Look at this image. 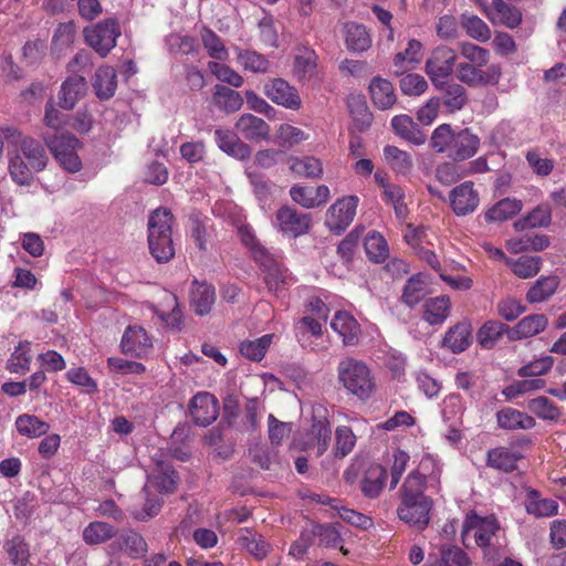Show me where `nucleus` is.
I'll return each mask as SVG.
<instances>
[{"mask_svg": "<svg viewBox=\"0 0 566 566\" xmlns=\"http://www.w3.org/2000/svg\"><path fill=\"white\" fill-rule=\"evenodd\" d=\"M429 145L453 161H463L478 153L480 138L469 128L454 130L451 125L442 124L432 132Z\"/></svg>", "mask_w": 566, "mask_h": 566, "instance_id": "obj_1", "label": "nucleus"}, {"mask_svg": "<svg viewBox=\"0 0 566 566\" xmlns=\"http://www.w3.org/2000/svg\"><path fill=\"white\" fill-rule=\"evenodd\" d=\"M172 222L174 216L167 208L156 209L148 219L149 251L159 263H166L175 255Z\"/></svg>", "mask_w": 566, "mask_h": 566, "instance_id": "obj_2", "label": "nucleus"}, {"mask_svg": "<svg viewBox=\"0 0 566 566\" xmlns=\"http://www.w3.org/2000/svg\"><path fill=\"white\" fill-rule=\"evenodd\" d=\"M337 376L345 390L361 401L368 400L376 389L371 371L361 360L350 357L340 360Z\"/></svg>", "mask_w": 566, "mask_h": 566, "instance_id": "obj_3", "label": "nucleus"}, {"mask_svg": "<svg viewBox=\"0 0 566 566\" xmlns=\"http://www.w3.org/2000/svg\"><path fill=\"white\" fill-rule=\"evenodd\" d=\"M426 491V475L419 471H412L408 474L405 482L400 488L401 503L397 509L398 516L411 520L410 507L418 509L419 518L426 517V512L429 506H432L431 500L424 495ZM421 520L420 522H423Z\"/></svg>", "mask_w": 566, "mask_h": 566, "instance_id": "obj_4", "label": "nucleus"}, {"mask_svg": "<svg viewBox=\"0 0 566 566\" xmlns=\"http://www.w3.org/2000/svg\"><path fill=\"white\" fill-rule=\"evenodd\" d=\"M119 35L120 28L115 18H106L83 29L85 43L102 57L116 46Z\"/></svg>", "mask_w": 566, "mask_h": 566, "instance_id": "obj_5", "label": "nucleus"}, {"mask_svg": "<svg viewBox=\"0 0 566 566\" xmlns=\"http://www.w3.org/2000/svg\"><path fill=\"white\" fill-rule=\"evenodd\" d=\"M43 139L63 169L72 174H75L82 169V161L76 154V149L80 147V140L74 135L45 134Z\"/></svg>", "mask_w": 566, "mask_h": 566, "instance_id": "obj_6", "label": "nucleus"}, {"mask_svg": "<svg viewBox=\"0 0 566 566\" xmlns=\"http://www.w3.org/2000/svg\"><path fill=\"white\" fill-rule=\"evenodd\" d=\"M151 461L154 468L151 473L147 476L143 493L148 494L150 490L160 494L174 493L178 483V474L167 461L166 455L161 451H158L153 455Z\"/></svg>", "mask_w": 566, "mask_h": 566, "instance_id": "obj_7", "label": "nucleus"}, {"mask_svg": "<svg viewBox=\"0 0 566 566\" xmlns=\"http://www.w3.org/2000/svg\"><path fill=\"white\" fill-rule=\"evenodd\" d=\"M255 261L263 271V281L269 291L279 292L293 283V277L282 262L268 250L258 249Z\"/></svg>", "mask_w": 566, "mask_h": 566, "instance_id": "obj_8", "label": "nucleus"}, {"mask_svg": "<svg viewBox=\"0 0 566 566\" xmlns=\"http://www.w3.org/2000/svg\"><path fill=\"white\" fill-rule=\"evenodd\" d=\"M358 206V197L346 196L336 200L327 210L325 226L336 234L344 232L353 222Z\"/></svg>", "mask_w": 566, "mask_h": 566, "instance_id": "obj_9", "label": "nucleus"}, {"mask_svg": "<svg viewBox=\"0 0 566 566\" xmlns=\"http://www.w3.org/2000/svg\"><path fill=\"white\" fill-rule=\"evenodd\" d=\"M457 60L455 52L446 46H437L430 57L426 62V73L430 77L433 85H439L443 80H447L452 71Z\"/></svg>", "mask_w": 566, "mask_h": 566, "instance_id": "obj_10", "label": "nucleus"}, {"mask_svg": "<svg viewBox=\"0 0 566 566\" xmlns=\"http://www.w3.org/2000/svg\"><path fill=\"white\" fill-rule=\"evenodd\" d=\"M264 95L274 104L287 109L298 111L302 99L297 90L283 78H270L263 86Z\"/></svg>", "mask_w": 566, "mask_h": 566, "instance_id": "obj_11", "label": "nucleus"}, {"mask_svg": "<svg viewBox=\"0 0 566 566\" xmlns=\"http://www.w3.org/2000/svg\"><path fill=\"white\" fill-rule=\"evenodd\" d=\"M311 221V214L284 206L276 211L274 224L284 234L296 238L310 231Z\"/></svg>", "mask_w": 566, "mask_h": 566, "instance_id": "obj_12", "label": "nucleus"}, {"mask_svg": "<svg viewBox=\"0 0 566 566\" xmlns=\"http://www.w3.org/2000/svg\"><path fill=\"white\" fill-rule=\"evenodd\" d=\"M457 78L470 86H484L496 84L501 76V70L497 65H490L485 70L471 64L459 63L455 71Z\"/></svg>", "mask_w": 566, "mask_h": 566, "instance_id": "obj_13", "label": "nucleus"}, {"mask_svg": "<svg viewBox=\"0 0 566 566\" xmlns=\"http://www.w3.org/2000/svg\"><path fill=\"white\" fill-rule=\"evenodd\" d=\"M450 206L458 217L473 213L480 203L479 192L472 181L455 186L449 193Z\"/></svg>", "mask_w": 566, "mask_h": 566, "instance_id": "obj_14", "label": "nucleus"}, {"mask_svg": "<svg viewBox=\"0 0 566 566\" xmlns=\"http://www.w3.org/2000/svg\"><path fill=\"white\" fill-rule=\"evenodd\" d=\"M189 412L196 424L207 427L219 416L218 399L209 392H198L190 400Z\"/></svg>", "mask_w": 566, "mask_h": 566, "instance_id": "obj_15", "label": "nucleus"}, {"mask_svg": "<svg viewBox=\"0 0 566 566\" xmlns=\"http://www.w3.org/2000/svg\"><path fill=\"white\" fill-rule=\"evenodd\" d=\"M120 347L124 354L143 358L151 350L153 340L143 327L128 326L122 337Z\"/></svg>", "mask_w": 566, "mask_h": 566, "instance_id": "obj_16", "label": "nucleus"}, {"mask_svg": "<svg viewBox=\"0 0 566 566\" xmlns=\"http://www.w3.org/2000/svg\"><path fill=\"white\" fill-rule=\"evenodd\" d=\"M499 530V525L493 518H481L478 515L468 516L462 530L463 541L470 534L473 533L476 545L486 547L491 545V541Z\"/></svg>", "mask_w": 566, "mask_h": 566, "instance_id": "obj_17", "label": "nucleus"}, {"mask_svg": "<svg viewBox=\"0 0 566 566\" xmlns=\"http://www.w3.org/2000/svg\"><path fill=\"white\" fill-rule=\"evenodd\" d=\"M214 142L220 150L238 160H245L251 156V147L230 129L217 128Z\"/></svg>", "mask_w": 566, "mask_h": 566, "instance_id": "obj_18", "label": "nucleus"}, {"mask_svg": "<svg viewBox=\"0 0 566 566\" xmlns=\"http://www.w3.org/2000/svg\"><path fill=\"white\" fill-rule=\"evenodd\" d=\"M87 83L82 75L69 76L59 93V105L64 109H73L75 104L85 95Z\"/></svg>", "mask_w": 566, "mask_h": 566, "instance_id": "obj_19", "label": "nucleus"}, {"mask_svg": "<svg viewBox=\"0 0 566 566\" xmlns=\"http://www.w3.org/2000/svg\"><path fill=\"white\" fill-rule=\"evenodd\" d=\"M472 343V327L467 322H460L450 327L442 339V346L453 354H460Z\"/></svg>", "mask_w": 566, "mask_h": 566, "instance_id": "obj_20", "label": "nucleus"}, {"mask_svg": "<svg viewBox=\"0 0 566 566\" xmlns=\"http://www.w3.org/2000/svg\"><path fill=\"white\" fill-rule=\"evenodd\" d=\"M235 128L245 139L251 142L268 139L270 134L269 124L252 114L241 115L235 123Z\"/></svg>", "mask_w": 566, "mask_h": 566, "instance_id": "obj_21", "label": "nucleus"}, {"mask_svg": "<svg viewBox=\"0 0 566 566\" xmlns=\"http://www.w3.org/2000/svg\"><path fill=\"white\" fill-rule=\"evenodd\" d=\"M214 300L216 292L212 285L206 282L193 281L190 290V305L196 314L200 316L209 314Z\"/></svg>", "mask_w": 566, "mask_h": 566, "instance_id": "obj_22", "label": "nucleus"}, {"mask_svg": "<svg viewBox=\"0 0 566 566\" xmlns=\"http://www.w3.org/2000/svg\"><path fill=\"white\" fill-rule=\"evenodd\" d=\"M547 317L544 314H532L521 319L509 329V339L518 340L535 336L547 326Z\"/></svg>", "mask_w": 566, "mask_h": 566, "instance_id": "obj_23", "label": "nucleus"}, {"mask_svg": "<svg viewBox=\"0 0 566 566\" xmlns=\"http://www.w3.org/2000/svg\"><path fill=\"white\" fill-rule=\"evenodd\" d=\"M369 93L374 105L382 111L391 108L397 101L394 85L379 76L371 80Z\"/></svg>", "mask_w": 566, "mask_h": 566, "instance_id": "obj_24", "label": "nucleus"}, {"mask_svg": "<svg viewBox=\"0 0 566 566\" xmlns=\"http://www.w3.org/2000/svg\"><path fill=\"white\" fill-rule=\"evenodd\" d=\"M496 420L500 428L504 430L532 429L536 422L533 417L514 408H503L496 412Z\"/></svg>", "mask_w": 566, "mask_h": 566, "instance_id": "obj_25", "label": "nucleus"}, {"mask_svg": "<svg viewBox=\"0 0 566 566\" xmlns=\"http://www.w3.org/2000/svg\"><path fill=\"white\" fill-rule=\"evenodd\" d=\"M331 326L342 336L345 345H355L358 342L360 328L357 321L349 313L337 312Z\"/></svg>", "mask_w": 566, "mask_h": 566, "instance_id": "obj_26", "label": "nucleus"}, {"mask_svg": "<svg viewBox=\"0 0 566 566\" xmlns=\"http://www.w3.org/2000/svg\"><path fill=\"white\" fill-rule=\"evenodd\" d=\"M521 459L518 452L512 451L505 447H497L488 451L486 465L499 471L512 472L517 468V461Z\"/></svg>", "mask_w": 566, "mask_h": 566, "instance_id": "obj_27", "label": "nucleus"}, {"mask_svg": "<svg viewBox=\"0 0 566 566\" xmlns=\"http://www.w3.org/2000/svg\"><path fill=\"white\" fill-rule=\"evenodd\" d=\"M345 43L349 51L365 52L371 46V36L366 27L357 22L344 24Z\"/></svg>", "mask_w": 566, "mask_h": 566, "instance_id": "obj_28", "label": "nucleus"}, {"mask_svg": "<svg viewBox=\"0 0 566 566\" xmlns=\"http://www.w3.org/2000/svg\"><path fill=\"white\" fill-rule=\"evenodd\" d=\"M442 93V102L449 112H457L464 107L468 102L465 88L458 83L443 80L434 85Z\"/></svg>", "mask_w": 566, "mask_h": 566, "instance_id": "obj_29", "label": "nucleus"}, {"mask_svg": "<svg viewBox=\"0 0 566 566\" xmlns=\"http://www.w3.org/2000/svg\"><path fill=\"white\" fill-rule=\"evenodd\" d=\"M287 164L290 170L298 177L319 179L323 176V164L313 156H291L287 159Z\"/></svg>", "mask_w": 566, "mask_h": 566, "instance_id": "obj_30", "label": "nucleus"}, {"mask_svg": "<svg viewBox=\"0 0 566 566\" xmlns=\"http://www.w3.org/2000/svg\"><path fill=\"white\" fill-rule=\"evenodd\" d=\"M212 102L219 111L226 114L235 113L243 105V98L239 92L219 84L214 86Z\"/></svg>", "mask_w": 566, "mask_h": 566, "instance_id": "obj_31", "label": "nucleus"}, {"mask_svg": "<svg viewBox=\"0 0 566 566\" xmlns=\"http://www.w3.org/2000/svg\"><path fill=\"white\" fill-rule=\"evenodd\" d=\"M392 129L397 135L410 142L413 145H422L426 142V135L419 125L408 115H398L391 119Z\"/></svg>", "mask_w": 566, "mask_h": 566, "instance_id": "obj_32", "label": "nucleus"}, {"mask_svg": "<svg viewBox=\"0 0 566 566\" xmlns=\"http://www.w3.org/2000/svg\"><path fill=\"white\" fill-rule=\"evenodd\" d=\"M429 293L428 280L423 274H416L408 279L405 284L401 301L409 307H415Z\"/></svg>", "mask_w": 566, "mask_h": 566, "instance_id": "obj_33", "label": "nucleus"}, {"mask_svg": "<svg viewBox=\"0 0 566 566\" xmlns=\"http://www.w3.org/2000/svg\"><path fill=\"white\" fill-rule=\"evenodd\" d=\"M238 543L259 560L266 557L270 552V544L264 537L250 528L240 530Z\"/></svg>", "mask_w": 566, "mask_h": 566, "instance_id": "obj_34", "label": "nucleus"}, {"mask_svg": "<svg viewBox=\"0 0 566 566\" xmlns=\"http://www.w3.org/2000/svg\"><path fill=\"white\" fill-rule=\"evenodd\" d=\"M386 479L387 471L384 467L379 464L371 465L360 482L363 494L368 499L378 497L385 486Z\"/></svg>", "mask_w": 566, "mask_h": 566, "instance_id": "obj_35", "label": "nucleus"}, {"mask_svg": "<svg viewBox=\"0 0 566 566\" xmlns=\"http://www.w3.org/2000/svg\"><path fill=\"white\" fill-rule=\"evenodd\" d=\"M20 148L33 170L42 171L46 167L49 157L40 142L32 137H23Z\"/></svg>", "mask_w": 566, "mask_h": 566, "instance_id": "obj_36", "label": "nucleus"}, {"mask_svg": "<svg viewBox=\"0 0 566 566\" xmlns=\"http://www.w3.org/2000/svg\"><path fill=\"white\" fill-rule=\"evenodd\" d=\"M93 87L99 99L111 98L115 94L117 87L115 69L112 66L99 67L95 73Z\"/></svg>", "mask_w": 566, "mask_h": 566, "instance_id": "obj_37", "label": "nucleus"}, {"mask_svg": "<svg viewBox=\"0 0 566 566\" xmlns=\"http://www.w3.org/2000/svg\"><path fill=\"white\" fill-rule=\"evenodd\" d=\"M450 298L441 295L426 301L423 305V319L430 325L442 324L450 314Z\"/></svg>", "mask_w": 566, "mask_h": 566, "instance_id": "obj_38", "label": "nucleus"}, {"mask_svg": "<svg viewBox=\"0 0 566 566\" xmlns=\"http://www.w3.org/2000/svg\"><path fill=\"white\" fill-rule=\"evenodd\" d=\"M523 203L515 198H504L494 203L485 213L484 218L488 222H503L522 210Z\"/></svg>", "mask_w": 566, "mask_h": 566, "instance_id": "obj_39", "label": "nucleus"}, {"mask_svg": "<svg viewBox=\"0 0 566 566\" xmlns=\"http://www.w3.org/2000/svg\"><path fill=\"white\" fill-rule=\"evenodd\" d=\"M558 285L556 275L541 276L527 291L526 300L531 304L545 302L555 294Z\"/></svg>", "mask_w": 566, "mask_h": 566, "instance_id": "obj_40", "label": "nucleus"}, {"mask_svg": "<svg viewBox=\"0 0 566 566\" xmlns=\"http://www.w3.org/2000/svg\"><path fill=\"white\" fill-rule=\"evenodd\" d=\"M494 14L489 17L493 24L501 23L509 29H515L522 22V12L518 8L503 1L492 0Z\"/></svg>", "mask_w": 566, "mask_h": 566, "instance_id": "obj_41", "label": "nucleus"}, {"mask_svg": "<svg viewBox=\"0 0 566 566\" xmlns=\"http://www.w3.org/2000/svg\"><path fill=\"white\" fill-rule=\"evenodd\" d=\"M117 528L106 522L94 521L91 522L83 530V541L87 545H99L115 537Z\"/></svg>", "mask_w": 566, "mask_h": 566, "instance_id": "obj_42", "label": "nucleus"}, {"mask_svg": "<svg viewBox=\"0 0 566 566\" xmlns=\"http://www.w3.org/2000/svg\"><path fill=\"white\" fill-rule=\"evenodd\" d=\"M543 260L538 255H521L506 260V265L520 279L534 277L541 270Z\"/></svg>", "mask_w": 566, "mask_h": 566, "instance_id": "obj_43", "label": "nucleus"}, {"mask_svg": "<svg viewBox=\"0 0 566 566\" xmlns=\"http://www.w3.org/2000/svg\"><path fill=\"white\" fill-rule=\"evenodd\" d=\"M440 558L426 566H471L467 553L457 545L443 544L439 548Z\"/></svg>", "mask_w": 566, "mask_h": 566, "instance_id": "obj_44", "label": "nucleus"}, {"mask_svg": "<svg viewBox=\"0 0 566 566\" xmlns=\"http://www.w3.org/2000/svg\"><path fill=\"white\" fill-rule=\"evenodd\" d=\"M109 548L113 551H124L130 557L136 558L146 553L147 545L142 535L133 531H127L123 533L115 543L111 544Z\"/></svg>", "mask_w": 566, "mask_h": 566, "instance_id": "obj_45", "label": "nucleus"}, {"mask_svg": "<svg viewBox=\"0 0 566 566\" xmlns=\"http://www.w3.org/2000/svg\"><path fill=\"white\" fill-rule=\"evenodd\" d=\"M549 238L545 234L526 233L518 239L507 241V249L512 253H521L524 251H543L549 245Z\"/></svg>", "mask_w": 566, "mask_h": 566, "instance_id": "obj_46", "label": "nucleus"}, {"mask_svg": "<svg viewBox=\"0 0 566 566\" xmlns=\"http://www.w3.org/2000/svg\"><path fill=\"white\" fill-rule=\"evenodd\" d=\"M10 562L14 566H25L30 560V545L25 538L19 534L6 541L3 545Z\"/></svg>", "mask_w": 566, "mask_h": 566, "instance_id": "obj_47", "label": "nucleus"}, {"mask_svg": "<svg viewBox=\"0 0 566 566\" xmlns=\"http://www.w3.org/2000/svg\"><path fill=\"white\" fill-rule=\"evenodd\" d=\"M316 54L313 50L302 49L295 54L293 73L298 81L310 80L316 70Z\"/></svg>", "mask_w": 566, "mask_h": 566, "instance_id": "obj_48", "label": "nucleus"}, {"mask_svg": "<svg viewBox=\"0 0 566 566\" xmlns=\"http://www.w3.org/2000/svg\"><path fill=\"white\" fill-rule=\"evenodd\" d=\"M18 432L30 439L39 438L50 430V424L34 415L23 413L15 420Z\"/></svg>", "mask_w": 566, "mask_h": 566, "instance_id": "obj_49", "label": "nucleus"}, {"mask_svg": "<svg viewBox=\"0 0 566 566\" xmlns=\"http://www.w3.org/2000/svg\"><path fill=\"white\" fill-rule=\"evenodd\" d=\"M525 507L528 514L536 517H548L557 514L558 504L552 499H541L536 490H531Z\"/></svg>", "mask_w": 566, "mask_h": 566, "instance_id": "obj_50", "label": "nucleus"}, {"mask_svg": "<svg viewBox=\"0 0 566 566\" xmlns=\"http://www.w3.org/2000/svg\"><path fill=\"white\" fill-rule=\"evenodd\" d=\"M510 326L497 321L486 322L478 332V342L481 347L491 349L504 333L509 336Z\"/></svg>", "mask_w": 566, "mask_h": 566, "instance_id": "obj_51", "label": "nucleus"}, {"mask_svg": "<svg viewBox=\"0 0 566 566\" xmlns=\"http://www.w3.org/2000/svg\"><path fill=\"white\" fill-rule=\"evenodd\" d=\"M384 156L387 164L398 174L406 175L413 167L411 156L396 146H386Z\"/></svg>", "mask_w": 566, "mask_h": 566, "instance_id": "obj_52", "label": "nucleus"}, {"mask_svg": "<svg viewBox=\"0 0 566 566\" xmlns=\"http://www.w3.org/2000/svg\"><path fill=\"white\" fill-rule=\"evenodd\" d=\"M332 429L326 420H315L310 429L308 443L317 447V455H322L328 448Z\"/></svg>", "mask_w": 566, "mask_h": 566, "instance_id": "obj_53", "label": "nucleus"}, {"mask_svg": "<svg viewBox=\"0 0 566 566\" xmlns=\"http://www.w3.org/2000/svg\"><path fill=\"white\" fill-rule=\"evenodd\" d=\"M527 409L543 420L556 421L560 417L558 407L544 396L530 400Z\"/></svg>", "mask_w": 566, "mask_h": 566, "instance_id": "obj_54", "label": "nucleus"}, {"mask_svg": "<svg viewBox=\"0 0 566 566\" xmlns=\"http://www.w3.org/2000/svg\"><path fill=\"white\" fill-rule=\"evenodd\" d=\"M272 343V335L268 334L254 340H244L240 345V353L253 361H260Z\"/></svg>", "mask_w": 566, "mask_h": 566, "instance_id": "obj_55", "label": "nucleus"}, {"mask_svg": "<svg viewBox=\"0 0 566 566\" xmlns=\"http://www.w3.org/2000/svg\"><path fill=\"white\" fill-rule=\"evenodd\" d=\"M365 251L369 260L379 263L386 260L388 256L387 242L382 235L377 232H370L365 238Z\"/></svg>", "mask_w": 566, "mask_h": 566, "instance_id": "obj_56", "label": "nucleus"}, {"mask_svg": "<svg viewBox=\"0 0 566 566\" xmlns=\"http://www.w3.org/2000/svg\"><path fill=\"white\" fill-rule=\"evenodd\" d=\"M308 136L298 127L281 124L275 134V143L282 147H293L306 140Z\"/></svg>", "mask_w": 566, "mask_h": 566, "instance_id": "obj_57", "label": "nucleus"}, {"mask_svg": "<svg viewBox=\"0 0 566 566\" xmlns=\"http://www.w3.org/2000/svg\"><path fill=\"white\" fill-rule=\"evenodd\" d=\"M462 27L467 34L480 42H486L491 38L489 25L478 15H462Z\"/></svg>", "mask_w": 566, "mask_h": 566, "instance_id": "obj_58", "label": "nucleus"}, {"mask_svg": "<svg viewBox=\"0 0 566 566\" xmlns=\"http://www.w3.org/2000/svg\"><path fill=\"white\" fill-rule=\"evenodd\" d=\"M310 527L314 539L317 537L321 546L336 547L343 542L339 532L331 524L311 523Z\"/></svg>", "mask_w": 566, "mask_h": 566, "instance_id": "obj_59", "label": "nucleus"}, {"mask_svg": "<svg viewBox=\"0 0 566 566\" xmlns=\"http://www.w3.org/2000/svg\"><path fill=\"white\" fill-rule=\"evenodd\" d=\"M201 40L209 56L214 60H226L228 57V50L226 49L220 36L211 29L205 28L201 32Z\"/></svg>", "mask_w": 566, "mask_h": 566, "instance_id": "obj_60", "label": "nucleus"}, {"mask_svg": "<svg viewBox=\"0 0 566 566\" xmlns=\"http://www.w3.org/2000/svg\"><path fill=\"white\" fill-rule=\"evenodd\" d=\"M238 61L245 70L255 73H266L270 66L265 56L250 50H240L238 53Z\"/></svg>", "mask_w": 566, "mask_h": 566, "instance_id": "obj_61", "label": "nucleus"}, {"mask_svg": "<svg viewBox=\"0 0 566 566\" xmlns=\"http://www.w3.org/2000/svg\"><path fill=\"white\" fill-rule=\"evenodd\" d=\"M208 69L221 82L234 87L243 85V77L226 64L211 61L208 63Z\"/></svg>", "mask_w": 566, "mask_h": 566, "instance_id": "obj_62", "label": "nucleus"}, {"mask_svg": "<svg viewBox=\"0 0 566 566\" xmlns=\"http://www.w3.org/2000/svg\"><path fill=\"white\" fill-rule=\"evenodd\" d=\"M460 52L464 59L479 67L485 66L490 60V52L486 49L470 42L461 43Z\"/></svg>", "mask_w": 566, "mask_h": 566, "instance_id": "obj_63", "label": "nucleus"}, {"mask_svg": "<svg viewBox=\"0 0 566 566\" xmlns=\"http://www.w3.org/2000/svg\"><path fill=\"white\" fill-rule=\"evenodd\" d=\"M31 169L32 168L29 167L24 163V160L19 156H15L14 158H12L10 160L9 172H10V176L13 179V181L17 182L18 185H21V186L31 185V182L33 180Z\"/></svg>", "mask_w": 566, "mask_h": 566, "instance_id": "obj_64", "label": "nucleus"}]
</instances>
